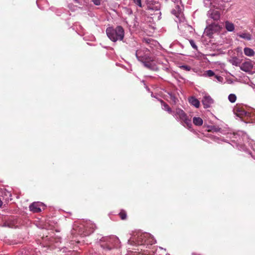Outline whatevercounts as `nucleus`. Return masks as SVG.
<instances>
[{"label":"nucleus","instance_id":"39448f33","mask_svg":"<svg viewBox=\"0 0 255 255\" xmlns=\"http://www.w3.org/2000/svg\"><path fill=\"white\" fill-rule=\"evenodd\" d=\"M106 34L108 38L113 42L122 41L125 36V31L121 26H117L115 28L109 27L106 29Z\"/></svg>","mask_w":255,"mask_h":255},{"label":"nucleus","instance_id":"473e14b6","mask_svg":"<svg viewBox=\"0 0 255 255\" xmlns=\"http://www.w3.org/2000/svg\"><path fill=\"white\" fill-rule=\"evenodd\" d=\"M141 1V0H133L134 3L140 7L142 6Z\"/></svg>","mask_w":255,"mask_h":255},{"label":"nucleus","instance_id":"9b49d317","mask_svg":"<svg viewBox=\"0 0 255 255\" xmlns=\"http://www.w3.org/2000/svg\"><path fill=\"white\" fill-rule=\"evenodd\" d=\"M208 16L215 21L220 19L221 14L219 11L217 9H210L207 13Z\"/></svg>","mask_w":255,"mask_h":255},{"label":"nucleus","instance_id":"6e6552de","mask_svg":"<svg viewBox=\"0 0 255 255\" xmlns=\"http://www.w3.org/2000/svg\"><path fill=\"white\" fill-rule=\"evenodd\" d=\"M18 220L16 218L9 217L4 221L2 227L16 228L18 226Z\"/></svg>","mask_w":255,"mask_h":255},{"label":"nucleus","instance_id":"412c9836","mask_svg":"<svg viewBox=\"0 0 255 255\" xmlns=\"http://www.w3.org/2000/svg\"><path fill=\"white\" fill-rule=\"evenodd\" d=\"M225 26L227 31L230 32H232L235 29L234 24L229 21H226L225 22Z\"/></svg>","mask_w":255,"mask_h":255},{"label":"nucleus","instance_id":"f8f14e48","mask_svg":"<svg viewBox=\"0 0 255 255\" xmlns=\"http://www.w3.org/2000/svg\"><path fill=\"white\" fill-rule=\"evenodd\" d=\"M202 102L204 108L206 109L211 107L214 102V100L209 95L205 94L203 97Z\"/></svg>","mask_w":255,"mask_h":255},{"label":"nucleus","instance_id":"5701e85b","mask_svg":"<svg viewBox=\"0 0 255 255\" xmlns=\"http://www.w3.org/2000/svg\"><path fill=\"white\" fill-rule=\"evenodd\" d=\"M229 62L233 65H234V66H239L240 64H241V61L239 59H238L237 57H234L233 58H232L230 60H229Z\"/></svg>","mask_w":255,"mask_h":255},{"label":"nucleus","instance_id":"bb28decb","mask_svg":"<svg viewBox=\"0 0 255 255\" xmlns=\"http://www.w3.org/2000/svg\"><path fill=\"white\" fill-rule=\"evenodd\" d=\"M228 100L231 103H235L237 100V97L234 94H230L228 96Z\"/></svg>","mask_w":255,"mask_h":255},{"label":"nucleus","instance_id":"f3484780","mask_svg":"<svg viewBox=\"0 0 255 255\" xmlns=\"http://www.w3.org/2000/svg\"><path fill=\"white\" fill-rule=\"evenodd\" d=\"M189 102L191 105L197 108H199L200 106V102L194 97H190L189 99Z\"/></svg>","mask_w":255,"mask_h":255},{"label":"nucleus","instance_id":"20e7f679","mask_svg":"<svg viewBox=\"0 0 255 255\" xmlns=\"http://www.w3.org/2000/svg\"><path fill=\"white\" fill-rule=\"evenodd\" d=\"M119 239L115 236L103 237L100 239V246L106 254L114 248L120 247Z\"/></svg>","mask_w":255,"mask_h":255},{"label":"nucleus","instance_id":"1a4fd4ad","mask_svg":"<svg viewBox=\"0 0 255 255\" xmlns=\"http://www.w3.org/2000/svg\"><path fill=\"white\" fill-rule=\"evenodd\" d=\"M219 28V26L218 24L214 22L212 23L206 27L204 30V33L209 37H211Z\"/></svg>","mask_w":255,"mask_h":255},{"label":"nucleus","instance_id":"6ab92c4d","mask_svg":"<svg viewBox=\"0 0 255 255\" xmlns=\"http://www.w3.org/2000/svg\"><path fill=\"white\" fill-rule=\"evenodd\" d=\"M237 35L240 38H242L247 40H251L252 38V35L250 33L247 32L238 33Z\"/></svg>","mask_w":255,"mask_h":255},{"label":"nucleus","instance_id":"a878e982","mask_svg":"<svg viewBox=\"0 0 255 255\" xmlns=\"http://www.w3.org/2000/svg\"><path fill=\"white\" fill-rule=\"evenodd\" d=\"M214 81L222 83L224 81V78L221 76L215 75L214 78L212 79Z\"/></svg>","mask_w":255,"mask_h":255},{"label":"nucleus","instance_id":"aec40b11","mask_svg":"<svg viewBox=\"0 0 255 255\" xmlns=\"http://www.w3.org/2000/svg\"><path fill=\"white\" fill-rule=\"evenodd\" d=\"M244 52L246 56L249 57L254 56L255 54L254 50L249 47H245L244 49Z\"/></svg>","mask_w":255,"mask_h":255},{"label":"nucleus","instance_id":"58836bf2","mask_svg":"<svg viewBox=\"0 0 255 255\" xmlns=\"http://www.w3.org/2000/svg\"><path fill=\"white\" fill-rule=\"evenodd\" d=\"M151 97L155 98V97L153 95L152 93H151Z\"/></svg>","mask_w":255,"mask_h":255},{"label":"nucleus","instance_id":"c85d7f7f","mask_svg":"<svg viewBox=\"0 0 255 255\" xmlns=\"http://www.w3.org/2000/svg\"><path fill=\"white\" fill-rule=\"evenodd\" d=\"M189 43H190L191 46H192V47L194 49L197 50V46L196 45V44L193 40H192V39L189 40Z\"/></svg>","mask_w":255,"mask_h":255},{"label":"nucleus","instance_id":"f257e3e1","mask_svg":"<svg viewBox=\"0 0 255 255\" xmlns=\"http://www.w3.org/2000/svg\"><path fill=\"white\" fill-rule=\"evenodd\" d=\"M135 56L137 60L141 62L146 68L153 71L158 70L154 62V57L151 55L150 51L147 48L141 47L137 49L135 53Z\"/></svg>","mask_w":255,"mask_h":255},{"label":"nucleus","instance_id":"cd10ccee","mask_svg":"<svg viewBox=\"0 0 255 255\" xmlns=\"http://www.w3.org/2000/svg\"><path fill=\"white\" fill-rule=\"evenodd\" d=\"M215 75V73L211 70H208L204 73V76L208 77H214Z\"/></svg>","mask_w":255,"mask_h":255},{"label":"nucleus","instance_id":"e433bc0d","mask_svg":"<svg viewBox=\"0 0 255 255\" xmlns=\"http://www.w3.org/2000/svg\"><path fill=\"white\" fill-rule=\"evenodd\" d=\"M2 204H3L2 201L0 199V207L2 206Z\"/></svg>","mask_w":255,"mask_h":255},{"label":"nucleus","instance_id":"a211bd4d","mask_svg":"<svg viewBox=\"0 0 255 255\" xmlns=\"http://www.w3.org/2000/svg\"><path fill=\"white\" fill-rule=\"evenodd\" d=\"M208 131L211 132H220L223 134L224 133L223 132V130H222L221 128L215 126H209L207 127Z\"/></svg>","mask_w":255,"mask_h":255},{"label":"nucleus","instance_id":"393cba45","mask_svg":"<svg viewBox=\"0 0 255 255\" xmlns=\"http://www.w3.org/2000/svg\"><path fill=\"white\" fill-rule=\"evenodd\" d=\"M169 100L172 102L173 104H176L177 101H178L177 99L175 97V96L172 94V93H168Z\"/></svg>","mask_w":255,"mask_h":255},{"label":"nucleus","instance_id":"2eb2a0df","mask_svg":"<svg viewBox=\"0 0 255 255\" xmlns=\"http://www.w3.org/2000/svg\"><path fill=\"white\" fill-rule=\"evenodd\" d=\"M147 8L149 10L157 11V14H161L160 11L159 10L160 9V4L158 2H154L149 3L147 5Z\"/></svg>","mask_w":255,"mask_h":255},{"label":"nucleus","instance_id":"72a5a7b5","mask_svg":"<svg viewBox=\"0 0 255 255\" xmlns=\"http://www.w3.org/2000/svg\"><path fill=\"white\" fill-rule=\"evenodd\" d=\"M144 42L146 43L150 44L151 42H154V41L150 38H146L144 39Z\"/></svg>","mask_w":255,"mask_h":255},{"label":"nucleus","instance_id":"423d86ee","mask_svg":"<svg viewBox=\"0 0 255 255\" xmlns=\"http://www.w3.org/2000/svg\"><path fill=\"white\" fill-rule=\"evenodd\" d=\"M175 119L179 122L184 127L190 128L192 127L191 120L189 118L184 111L180 108H177L172 114Z\"/></svg>","mask_w":255,"mask_h":255},{"label":"nucleus","instance_id":"f03ea898","mask_svg":"<svg viewBox=\"0 0 255 255\" xmlns=\"http://www.w3.org/2000/svg\"><path fill=\"white\" fill-rule=\"evenodd\" d=\"M172 0L175 3V8L172 10L171 13L176 16L175 21L179 23L178 28L183 31L184 33H187L188 32H192L193 30V28L186 22L182 12V6H180L178 4L180 3V0Z\"/></svg>","mask_w":255,"mask_h":255},{"label":"nucleus","instance_id":"7c9ffc66","mask_svg":"<svg viewBox=\"0 0 255 255\" xmlns=\"http://www.w3.org/2000/svg\"><path fill=\"white\" fill-rule=\"evenodd\" d=\"M180 67L181 69H182L185 71H189L191 69V68L190 66L186 65H182Z\"/></svg>","mask_w":255,"mask_h":255},{"label":"nucleus","instance_id":"dca6fc26","mask_svg":"<svg viewBox=\"0 0 255 255\" xmlns=\"http://www.w3.org/2000/svg\"><path fill=\"white\" fill-rule=\"evenodd\" d=\"M158 100L160 102L162 106V109L163 110L167 112L169 114H172L173 111L171 110V109L169 107V106L167 104L164 103V101L161 99H158Z\"/></svg>","mask_w":255,"mask_h":255},{"label":"nucleus","instance_id":"ea45409f","mask_svg":"<svg viewBox=\"0 0 255 255\" xmlns=\"http://www.w3.org/2000/svg\"><path fill=\"white\" fill-rule=\"evenodd\" d=\"M7 193H8L9 195H10V194L9 193V192H7Z\"/></svg>","mask_w":255,"mask_h":255},{"label":"nucleus","instance_id":"4468645a","mask_svg":"<svg viewBox=\"0 0 255 255\" xmlns=\"http://www.w3.org/2000/svg\"><path fill=\"white\" fill-rule=\"evenodd\" d=\"M253 68V65L251 61L244 62L240 66V69L245 72L251 71Z\"/></svg>","mask_w":255,"mask_h":255},{"label":"nucleus","instance_id":"f704fd0d","mask_svg":"<svg viewBox=\"0 0 255 255\" xmlns=\"http://www.w3.org/2000/svg\"><path fill=\"white\" fill-rule=\"evenodd\" d=\"M92 1L96 5L100 4V0H92Z\"/></svg>","mask_w":255,"mask_h":255},{"label":"nucleus","instance_id":"ddd939ff","mask_svg":"<svg viewBox=\"0 0 255 255\" xmlns=\"http://www.w3.org/2000/svg\"><path fill=\"white\" fill-rule=\"evenodd\" d=\"M43 206V204L41 202H34L29 206V209L34 213H38L41 211V207Z\"/></svg>","mask_w":255,"mask_h":255},{"label":"nucleus","instance_id":"c9c22d12","mask_svg":"<svg viewBox=\"0 0 255 255\" xmlns=\"http://www.w3.org/2000/svg\"><path fill=\"white\" fill-rule=\"evenodd\" d=\"M237 52H238V53H239V52H241L242 53V49H241V48H240V47H238V48H237Z\"/></svg>","mask_w":255,"mask_h":255},{"label":"nucleus","instance_id":"4be33fe9","mask_svg":"<svg viewBox=\"0 0 255 255\" xmlns=\"http://www.w3.org/2000/svg\"><path fill=\"white\" fill-rule=\"evenodd\" d=\"M193 123L196 126H200L202 125L203 121L201 118L194 117L193 118Z\"/></svg>","mask_w":255,"mask_h":255},{"label":"nucleus","instance_id":"c756f323","mask_svg":"<svg viewBox=\"0 0 255 255\" xmlns=\"http://www.w3.org/2000/svg\"><path fill=\"white\" fill-rule=\"evenodd\" d=\"M203 2L206 7H209L212 4L211 0H203Z\"/></svg>","mask_w":255,"mask_h":255},{"label":"nucleus","instance_id":"9d476101","mask_svg":"<svg viewBox=\"0 0 255 255\" xmlns=\"http://www.w3.org/2000/svg\"><path fill=\"white\" fill-rule=\"evenodd\" d=\"M234 113L236 116L243 118L244 117H252V114L249 112L246 111L243 108L240 107H236L234 109Z\"/></svg>","mask_w":255,"mask_h":255},{"label":"nucleus","instance_id":"4c0bfd02","mask_svg":"<svg viewBox=\"0 0 255 255\" xmlns=\"http://www.w3.org/2000/svg\"><path fill=\"white\" fill-rule=\"evenodd\" d=\"M146 89L147 91H149V89L147 87H146Z\"/></svg>","mask_w":255,"mask_h":255},{"label":"nucleus","instance_id":"2f4dec72","mask_svg":"<svg viewBox=\"0 0 255 255\" xmlns=\"http://www.w3.org/2000/svg\"><path fill=\"white\" fill-rule=\"evenodd\" d=\"M119 215L122 220H124L127 217V214L125 212L122 211L120 213Z\"/></svg>","mask_w":255,"mask_h":255},{"label":"nucleus","instance_id":"b1692460","mask_svg":"<svg viewBox=\"0 0 255 255\" xmlns=\"http://www.w3.org/2000/svg\"><path fill=\"white\" fill-rule=\"evenodd\" d=\"M145 239V243L146 244L152 245L156 243V240L150 234V236H148V237H146Z\"/></svg>","mask_w":255,"mask_h":255},{"label":"nucleus","instance_id":"0eeeda50","mask_svg":"<svg viewBox=\"0 0 255 255\" xmlns=\"http://www.w3.org/2000/svg\"><path fill=\"white\" fill-rule=\"evenodd\" d=\"M150 236L147 233L137 234L128 240V244L131 245H140L145 243V238Z\"/></svg>","mask_w":255,"mask_h":255},{"label":"nucleus","instance_id":"7ed1b4c3","mask_svg":"<svg viewBox=\"0 0 255 255\" xmlns=\"http://www.w3.org/2000/svg\"><path fill=\"white\" fill-rule=\"evenodd\" d=\"M95 228L96 225L91 221H80L74 224L71 233L73 236H86L92 233Z\"/></svg>","mask_w":255,"mask_h":255}]
</instances>
